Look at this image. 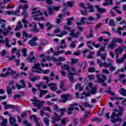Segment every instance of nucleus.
Here are the masks:
<instances>
[{
  "instance_id": "obj_1",
  "label": "nucleus",
  "mask_w": 126,
  "mask_h": 126,
  "mask_svg": "<svg viewBox=\"0 0 126 126\" xmlns=\"http://www.w3.org/2000/svg\"><path fill=\"white\" fill-rule=\"evenodd\" d=\"M119 110L117 109H114L111 113L110 122L112 124H116L118 122H122V118H119V117L123 116V114H124V107L119 106Z\"/></svg>"
},
{
  "instance_id": "obj_2",
  "label": "nucleus",
  "mask_w": 126,
  "mask_h": 126,
  "mask_svg": "<svg viewBox=\"0 0 126 126\" xmlns=\"http://www.w3.org/2000/svg\"><path fill=\"white\" fill-rule=\"evenodd\" d=\"M32 71L34 73H43L44 74H47L50 72V70L45 69L42 70L41 68V63H34L32 67Z\"/></svg>"
},
{
  "instance_id": "obj_3",
  "label": "nucleus",
  "mask_w": 126,
  "mask_h": 126,
  "mask_svg": "<svg viewBox=\"0 0 126 126\" xmlns=\"http://www.w3.org/2000/svg\"><path fill=\"white\" fill-rule=\"evenodd\" d=\"M37 10V8H34L32 9L33 11L32 13V14H35L33 15V19L34 20H35V21H45V18L42 17H37L38 16H40V15H43V13L41 12V11L38 10L37 11H36Z\"/></svg>"
},
{
  "instance_id": "obj_4",
  "label": "nucleus",
  "mask_w": 126,
  "mask_h": 126,
  "mask_svg": "<svg viewBox=\"0 0 126 126\" xmlns=\"http://www.w3.org/2000/svg\"><path fill=\"white\" fill-rule=\"evenodd\" d=\"M116 43H118L121 44L123 43V39L121 38H114L112 39L111 41L110 44L109 45L107 49H110V50H113L115 47H116Z\"/></svg>"
},
{
  "instance_id": "obj_5",
  "label": "nucleus",
  "mask_w": 126,
  "mask_h": 126,
  "mask_svg": "<svg viewBox=\"0 0 126 126\" xmlns=\"http://www.w3.org/2000/svg\"><path fill=\"white\" fill-rule=\"evenodd\" d=\"M29 27L31 28L30 31L31 32H34V33H37L40 32V29L37 27V24L36 23H32L29 24Z\"/></svg>"
},
{
  "instance_id": "obj_6",
  "label": "nucleus",
  "mask_w": 126,
  "mask_h": 126,
  "mask_svg": "<svg viewBox=\"0 0 126 126\" xmlns=\"http://www.w3.org/2000/svg\"><path fill=\"white\" fill-rule=\"evenodd\" d=\"M96 63L97 64H98L99 67H102V66H104L105 68H107V67H109L110 65H111L112 63H102L101 61V59H98L96 60Z\"/></svg>"
},
{
  "instance_id": "obj_7",
  "label": "nucleus",
  "mask_w": 126,
  "mask_h": 126,
  "mask_svg": "<svg viewBox=\"0 0 126 126\" xmlns=\"http://www.w3.org/2000/svg\"><path fill=\"white\" fill-rule=\"evenodd\" d=\"M61 98L63 99L59 100V102L61 103H66V101L71 98V95L69 94H62Z\"/></svg>"
},
{
  "instance_id": "obj_8",
  "label": "nucleus",
  "mask_w": 126,
  "mask_h": 126,
  "mask_svg": "<svg viewBox=\"0 0 126 126\" xmlns=\"http://www.w3.org/2000/svg\"><path fill=\"white\" fill-rule=\"evenodd\" d=\"M31 101L33 102V105L36 106L38 108V109H41L42 106H43V102L38 100L37 99H32Z\"/></svg>"
},
{
  "instance_id": "obj_9",
  "label": "nucleus",
  "mask_w": 126,
  "mask_h": 126,
  "mask_svg": "<svg viewBox=\"0 0 126 126\" xmlns=\"http://www.w3.org/2000/svg\"><path fill=\"white\" fill-rule=\"evenodd\" d=\"M77 105H78V103H74L70 105L68 108V115H71V114H72V111H74V107H75V106Z\"/></svg>"
},
{
  "instance_id": "obj_10",
  "label": "nucleus",
  "mask_w": 126,
  "mask_h": 126,
  "mask_svg": "<svg viewBox=\"0 0 126 126\" xmlns=\"http://www.w3.org/2000/svg\"><path fill=\"white\" fill-rule=\"evenodd\" d=\"M52 60H53V62H57V63H60L58 64H61L60 63H62V62H64L65 61V58L64 57H60L58 59H57L56 58L53 57Z\"/></svg>"
},
{
  "instance_id": "obj_11",
  "label": "nucleus",
  "mask_w": 126,
  "mask_h": 126,
  "mask_svg": "<svg viewBox=\"0 0 126 126\" xmlns=\"http://www.w3.org/2000/svg\"><path fill=\"white\" fill-rule=\"evenodd\" d=\"M45 26L46 27H47L46 29V31H51V29H53V28H54V27H55V25H53V24H51L50 23V22H47L45 25Z\"/></svg>"
},
{
  "instance_id": "obj_12",
  "label": "nucleus",
  "mask_w": 126,
  "mask_h": 126,
  "mask_svg": "<svg viewBox=\"0 0 126 126\" xmlns=\"http://www.w3.org/2000/svg\"><path fill=\"white\" fill-rule=\"evenodd\" d=\"M48 86H49V87H50V89L51 90H52V91H53V92H55V91H56V90H57V84H55V83H50V84H48Z\"/></svg>"
},
{
  "instance_id": "obj_13",
  "label": "nucleus",
  "mask_w": 126,
  "mask_h": 126,
  "mask_svg": "<svg viewBox=\"0 0 126 126\" xmlns=\"http://www.w3.org/2000/svg\"><path fill=\"white\" fill-rule=\"evenodd\" d=\"M126 46L122 45L116 49L115 52L116 53H118L119 54H121L122 53H123V51H124V50H126Z\"/></svg>"
},
{
  "instance_id": "obj_14",
  "label": "nucleus",
  "mask_w": 126,
  "mask_h": 126,
  "mask_svg": "<svg viewBox=\"0 0 126 126\" xmlns=\"http://www.w3.org/2000/svg\"><path fill=\"white\" fill-rule=\"evenodd\" d=\"M30 120H34V122H35L36 126H40V123H39V121H38V119L37 118V117L35 115H31L30 118Z\"/></svg>"
},
{
  "instance_id": "obj_15",
  "label": "nucleus",
  "mask_w": 126,
  "mask_h": 126,
  "mask_svg": "<svg viewBox=\"0 0 126 126\" xmlns=\"http://www.w3.org/2000/svg\"><path fill=\"white\" fill-rule=\"evenodd\" d=\"M68 79L70 83L74 82V81H75L74 77H73V73H72L70 71H69L68 73Z\"/></svg>"
},
{
  "instance_id": "obj_16",
  "label": "nucleus",
  "mask_w": 126,
  "mask_h": 126,
  "mask_svg": "<svg viewBox=\"0 0 126 126\" xmlns=\"http://www.w3.org/2000/svg\"><path fill=\"white\" fill-rule=\"evenodd\" d=\"M27 60L28 61L29 63H35L36 62H37V58L35 57V56H33L32 58L28 57Z\"/></svg>"
},
{
  "instance_id": "obj_17",
  "label": "nucleus",
  "mask_w": 126,
  "mask_h": 126,
  "mask_svg": "<svg viewBox=\"0 0 126 126\" xmlns=\"http://www.w3.org/2000/svg\"><path fill=\"white\" fill-rule=\"evenodd\" d=\"M9 124L11 125V126H18V125H17V124L15 123V119H14V118H13V117H10Z\"/></svg>"
},
{
  "instance_id": "obj_18",
  "label": "nucleus",
  "mask_w": 126,
  "mask_h": 126,
  "mask_svg": "<svg viewBox=\"0 0 126 126\" xmlns=\"http://www.w3.org/2000/svg\"><path fill=\"white\" fill-rule=\"evenodd\" d=\"M71 36H72L73 38H77L78 39V35H80V32H77L76 33L74 32V30H72L71 31Z\"/></svg>"
},
{
  "instance_id": "obj_19",
  "label": "nucleus",
  "mask_w": 126,
  "mask_h": 126,
  "mask_svg": "<svg viewBox=\"0 0 126 126\" xmlns=\"http://www.w3.org/2000/svg\"><path fill=\"white\" fill-rule=\"evenodd\" d=\"M105 2L102 4L104 6H106V5H113L114 4L113 3V0H105Z\"/></svg>"
},
{
  "instance_id": "obj_20",
  "label": "nucleus",
  "mask_w": 126,
  "mask_h": 126,
  "mask_svg": "<svg viewBox=\"0 0 126 126\" xmlns=\"http://www.w3.org/2000/svg\"><path fill=\"white\" fill-rule=\"evenodd\" d=\"M53 114L55 116V117L52 118L53 120L56 121V122H59V121H61V116H59V115L56 114V112H53Z\"/></svg>"
},
{
  "instance_id": "obj_21",
  "label": "nucleus",
  "mask_w": 126,
  "mask_h": 126,
  "mask_svg": "<svg viewBox=\"0 0 126 126\" xmlns=\"http://www.w3.org/2000/svg\"><path fill=\"white\" fill-rule=\"evenodd\" d=\"M2 105H4V106H5L4 109H5L6 110L9 108L13 109V108H14V106H13V105H11V104L6 105V102H3L2 103Z\"/></svg>"
},
{
  "instance_id": "obj_22",
  "label": "nucleus",
  "mask_w": 126,
  "mask_h": 126,
  "mask_svg": "<svg viewBox=\"0 0 126 126\" xmlns=\"http://www.w3.org/2000/svg\"><path fill=\"white\" fill-rule=\"evenodd\" d=\"M75 89L76 90H79V91H82L83 90V88L81 87V84L77 83L75 86Z\"/></svg>"
},
{
  "instance_id": "obj_23",
  "label": "nucleus",
  "mask_w": 126,
  "mask_h": 126,
  "mask_svg": "<svg viewBox=\"0 0 126 126\" xmlns=\"http://www.w3.org/2000/svg\"><path fill=\"white\" fill-rule=\"evenodd\" d=\"M74 19V18H73V17H71L70 18L66 19V25H68L69 26H71V25H72V22H71V21L73 20Z\"/></svg>"
},
{
  "instance_id": "obj_24",
  "label": "nucleus",
  "mask_w": 126,
  "mask_h": 126,
  "mask_svg": "<svg viewBox=\"0 0 126 126\" xmlns=\"http://www.w3.org/2000/svg\"><path fill=\"white\" fill-rule=\"evenodd\" d=\"M96 78H97V83H103L105 82V80H103L100 77V75L99 74H96Z\"/></svg>"
},
{
  "instance_id": "obj_25",
  "label": "nucleus",
  "mask_w": 126,
  "mask_h": 126,
  "mask_svg": "<svg viewBox=\"0 0 126 126\" xmlns=\"http://www.w3.org/2000/svg\"><path fill=\"white\" fill-rule=\"evenodd\" d=\"M97 88L96 87H94L92 88L91 90L89 92L90 94H93V95H95L96 93H97Z\"/></svg>"
},
{
  "instance_id": "obj_26",
  "label": "nucleus",
  "mask_w": 126,
  "mask_h": 126,
  "mask_svg": "<svg viewBox=\"0 0 126 126\" xmlns=\"http://www.w3.org/2000/svg\"><path fill=\"white\" fill-rule=\"evenodd\" d=\"M108 25H109V26H112L113 27L116 26V22H115V20L113 19H110L108 23Z\"/></svg>"
},
{
  "instance_id": "obj_27",
  "label": "nucleus",
  "mask_w": 126,
  "mask_h": 126,
  "mask_svg": "<svg viewBox=\"0 0 126 126\" xmlns=\"http://www.w3.org/2000/svg\"><path fill=\"white\" fill-rule=\"evenodd\" d=\"M0 22H3V23L2 24V25L0 26L1 28H2V29H4V30H5L6 29V28L5 27V22H6V21L4 20L0 19Z\"/></svg>"
},
{
  "instance_id": "obj_28",
  "label": "nucleus",
  "mask_w": 126,
  "mask_h": 126,
  "mask_svg": "<svg viewBox=\"0 0 126 126\" xmlns=\"http://www.w3.org/2000/svg\"><path fill=\"white\" fill-rule=\"evenodd\" d=\"M62 69H65V70H68L69 71V69H70V67L68 65V64H64L63 66H61Z\"/></svg>"
},
{
  "instance_id": "obj_29",
  "label": "nucleus",
  "mask_w": 126,
  "mask_h": 126,
  "mask_svg": "<svg viewBox=\"0 0 126 126\" xmlns=\"http://www.w3.org/2000/svg\"><path fill=\"white\" fill-rule=\"evenodd\" d=\"M47 93H48L47 90H45V91H43L42 90H40V93H39V97H40V98H43V95H45V94H47Z\"/></svg>"
},
{
  "instance_id": "obj_30",
  "label": "nucleus",
  "mask_w": 126,
  "mask_h": 126,
  "mask_svg": "<svg viewBox=\"0 0 126 126\" xmlns=\"http://www.w3.org/2000/svg\"><path fill=\"white\" fill-rule=\"evenodd\" d=\"M28 44L29 45H30L31 47H34V46H36L37 45V42L31 39V40L29 41Z\"/></svg>"
},
{
  "instance_id": "obj_31",
  "label": "nucleus",
  "mask_w": 126,
  "mask_h": 126,
  "mask_svg": "<svg viewBox=\"0 0 126 126\" xmlns=\"http://www.w3.org/2000/svg\"><path fill=\"white\" fill-rule=\"evenodd\" d=\"M94 35L93 34V30H90V34L87 35V38L90 39V38H92Z\"/></svg>"
},
{
  "instance_id": "obj_32",
  "label": "nucleus",
  "mask_w": 126,
  "mask_h": 126,
  "mask_svg": "<svg viewBox=\"0 0 126 126\" xmlns=\"http://www.w3.org/2000/svg\"><path fill=\"white\" fill-rule=\"evenodd\" d=\"M96 7H97V11L99 12V13H105V12H106V9L100 8L98 6H96Z\"/></svg>"
},
{
  "instance_id": "obj_33",
  "label": "nucleus",
  "mask_w": 126,
  "mask_h": 126,
  "mask_svg": "<svg viewBox=\"0 0 126 126\" xmlns=\"http://www.w3.org/2000/svg\"><path fill=\"white\" fill-rule=\"evenodd\" d=\"M79 59H75V58H71V64H74V63H77Z\"/></svg>"
},
{
  "instance_id": "obj_34",
  "label": "nucleus",
  "mask_w": 126,
  "mask_h": 126,
  "mask_svg": "<svg viewBox=\"0 0 126 126\" xmlns=\"http://www.w3.org/2000/svg\"><path fill=\"white\" fill-rule=\"evenodd\" d=\"M120 93L122 96H126V90L124 88L120 89Z\"/></svg>"
},
{
  "instance_id": "obj_35",
  "label": "nucleus",
  "mask_w": 126,
  "mask_h": 126,
  "mask_svg": "<svg viewBox=\"0 0 126 126\" xmlns=\"http://www.w3.org/2000/svg\"><path fill=\"white\" fill-rule=\"evenodd\" d=\"M67 34V32L65 31H63L61 33V34H57L56 36L57 37H60V38H62V37H63V36L64 35H66Z\"/></svg>"
},
{
  "instance_id": "obj_36",
  "label": "nucleus",
  "mask_w": 126,
  "mask_h": 126,
  "mask_svg": "<svg viewBox=\"0 0 126 126\" xmlns=\"http://www.w3.org/2000/svg\"><path fill=\"white\" fill-rule=\"evenodd\" d=\"M48 9L49 15H52V14H53V13H54V9L53 8V7H48Z\"/></svg>"
},
{
  "instance_id": "obj_37",
  "label": "nucleus",
  "mask_w": 126,
  "mask_h": 126,
  "mask_svg": "<svg viewBox=\"0 0 126 126\" xmlns=\"http://www.w3.org/2000/svg\"><path fill=\"white\" fill-rule=\"evenodd\" d=\"M42 0V1H43V0ZM45 2L46 4H48V5H52L53 3H54V1L53 0H46Z\"/></svg>"
},
{
  "instance_id": "obj_38",
  "label": "nucleus",
  "mask_w": 126,
  "mask_h": 126,
  "mask_svg": "<svg viewBox=\"0 0 126 126\" xmlns=\"http://www.w3.org/2000/svg\"><path fill=\"white\" fill-rule=\"evenodd\" d=\"M44 123L45 124L46 126H50V120L47 118H45L43 120Z\"/></svg>"
},
{
  "instance_id": "obj_39",
  "label": "nucleus",
  "mask_w": 126,
  "mask_h": 126,
  "mask_svg": "<svg viewBox=\"0 0 126 126\" xmlns=\"http://www.w3.org/2000/svg\"><path fill=\"white\" fill-rule=\"evenodd\" d=\"M66 122H67V119L66 117L63 118L61 121V125L62 126H65L66 125Z\"/></svg>"
},
{
  "instance_id": "obj_40",
  "label": "nucleus",
  "mask_w": 126,
  "mask_h": 126,
  "mask_svg": "<svg viewBox=\"0 0 126 126\" xmlns=\"http://www.w3.org/2000/svg\"><path fill=\"white\" fill-rule=\"evenodd\" d=\"M7 120L5 119L2 120V122L0 124L1 126H7Z\"/></svg>"
},
{
  "instance_id": "obj_41",
  "label": "nucleus",
  "mask_w": 126,
  "mask_h": 126,
  "mask_svg": "<svg viewBox=\"0 0 126 126\" xmlns=\"http://www.w3.org/2000/svg\"><path fill=\"white\" fill-rule=\"evenodd\" d=\"M22 53L23 54V57H27V54H26L27 53V49L26 48H23L22 50Z\"/></svg>"
},
{
  "instance_id": "obj_42",
  "label": "nucleus",
  "mask_w": 126,
  "mask_h": 126,
  "mask_svg": "<svg viewBox=\"0 0 126 126\" xmlns=\"http://www.w3.org/2000/svg\"><path fill=\"white\" fill-rule=\"evenodd\" d=\"M59 111L61 112L60 117H63V116L64 115V112H65V108L60 109H59Z\"/></svg>"
},
{
  "instance_id": "obj_43",
  "label": "nucleus",
  "mask_w": 126,
  "mask_h": 126,
  "mask_svg": "<svg viewBox=\"0 0 126 126\" xmlns=\"http://www.w3.org/2000/svg\"><path fill=\"white\" fill-rule=\"evenodd\" d=\"M6 91L8 95H10L12 93V89L9 87H7Z\"/></svg>"
},
{
  "instance_id": "obj_44",
  "label": "nucleus",
  "mask_w": 126,
  "mask_h": 126,
  "mask_svg": "<svg viewBox=\"0 0 126 126\" xmlns=\"http://www.w3.org/2000/svg\"><path fill=\"white\" fill-rule=\"evenodd\" d=\"M88 70L91 73H92L93 72H95V71H96V70L95 69V68H94V67H89L88 69Z\"/></svg>"
},
{
  "instance_id": "obj_45",
  "label": "nucleus",
  "mask_w": 126,
  "mask_h": 126,
  "mask_svg": "<svg viewBox=\"0 0 126 126\" xmlns=\"http://www.w3.org/2000/svg\"><path fill=\"white\" fill-rule=\"evenodd\" d=\"M73 2H74L73 1H67V4L68 7H72L73 6Z\"/></svg>"
},
{
  "instance_id": "obj_46",
  "label": "nucleus",
  "mask_w": 126,
  "mask_h": 126,
  "mask_svg": "<svg viewBox=\"0 0 126 126\" xmlns=\"http://www.w3.org/2000/svg\"><path fill=\"white\" fill-rule=\"evenodd\" d=\"M9 75V72H7L5 73H1L0 74V77H5V76H8Z\"/></svg>"
},
{
  "instance_id": "obj_47",
  "label": "nucleus",
  "mask_w": 126,
  "mask_h": 126,
  "mask_svg": "<svg viewBox=\"0 0 126 126\" xmlns=\"http://www.w3.org/2000/svg\"><path fill=\"white\" fill-rule=\"evenodd\" d=\"M96 18L94 19L95 21H98L99 19H100V18H102V16L99 13H96Z\"/></svg>"
},
{
  "instance_id": "obj_48",
  "label": "nucleus",
  "mask_w": 126,
  "mask_h": 126,
  "mask_svg": "<svg viewBox=\"0 0 126 126\" xmlns=\"http://www.w3.org/2000/svg\"><path fill=\"white\" fill-rule=\"evenodd\" d=\"M65 83L64 81H61L60 82V86L59 87L60 89H63V88L64 87Z\"/></svg>"
},
{
  "instance_id": "obj_49",
  "label": "nucleus",
  "mask_w": 126,
  "mask_h": 126,
  "mask_svg": "<svg viewBox=\"0 0 126 126\" xmlns=\"http://www.w3.org/2000/svg\"><path fill=\"white\" fill-rule=\"evenodd\" d=\"M75 41H72V43H71L69 45V48H71L72 49H74L76 47V44H75Z\"/></svg>"
},
{
  "instance_id": "obj_50",
  "label": "nucleus",
  "mask_w": 126,
  "mask_h": 126,
  "mask_svg": "<svg viewBox=\"0 0 126 126\" xmlns=\"http://www.w3.org/2000/svg\"><path fill=\"white\" fill-rule=\"evenodd\" d=\"M81 67L83 69H84L86 67V62L84 61L82 63V64L81 65Z\"/></svg>"
},
{
  "instance_id": "obj_51",
  "label": "nucleus",
  "mask_w": 126,
  "mask_h": 126,
  "mask_svg": "<svg viewBox=\"0 0 126 126\" xmlns=\"http://www.w3.org/2000/svg\"><path fill=\"white\" fill-rule=\"evenodd\" d=\"M22 22L24 24V26L25 27V28H27V23H28V22L27 21V20H26V19H23L22 20Z\"/></svg>"
},
{
  "instance_id": "obj_52",
  "label": "nucleus",
  "mask_w": 126,
  "mask_h": 126,
  "mask_svg": "<svg viewBox=\"0 0 126 126\" xmlns=\"http://www.w3.org/2000/svg\"><path fill=\"white\" fill-rule=\"evenodd\" d=\"M83 105L84 107H89V108H92V105L88 103V102H84L83 103Z\"/></svg>"
},
{
  "instance_id": "obj_53",
  "label": "nucleus",
  "mask_w": 126,
  "mask_h": 126,
  "mask_svg": "<svg viewBox=\"0 0 126 126\" xmlns=\"http://www.w3.org/2000/svg\"><path fill=\"white\" fill-rule=\"evenodd\" d=\"M47 43H48V41L45 39H43L41 42V45L42 46H46Z\"/></svg>"
},
{
  "instance_id": "obj_54",
  "label": "nucleus",
  "mask_w": 126,
  "mask_h": 126,
  "mask_svg": "<svg viewBox=\"0 0 126 126\" xmlns=\"http://www.w3.org/2000/svg\"><path fill=\"white\" fill-rule=\"evenodd\" d=\"M100 58L102 60V61H105L106 60V57H107V54L104 53L103 54H102L100 55Z\"/></svg>"
},
{
  "instance_id": "obj_55",
  "label": "nucleus",
  "mask_w": 126,
  "mask_h": 126,
  "mask_svg": "<svg viewBox=\"0 0 126 126\" xmlns=\"http://www.w3.org/2000/svg\"><path fill=\"white\" fill-rule=\"evenodd\" d=\"M81 95H85V97H90V94L87 93L85 91L83 92Z\"/></svg>"
},
{
  "instance_id": "obj_56",
  "label": "nucleus",
  "mask_w": 126,
  "mask_h": 126,
  "mask_svg": "<svg viewBox=\"0 0 126 126\" xmlns=\"http://www.w3.org/2000/svg\"><path fill=\"white\" fill-rule=\"evenodd\" d=\"M53 8V10H55V11H59L60 10V8H61V6H52Z\"/></svg>"
},
{
  "instance_id": "obj_57",
  "label": "nucleus",
  "mask_w": 126,
  "mask_h": 126,
  "mask_svg": "<svg viewBox=\"0 0 126 126\" xmlns=\"http://www.w3.org/2000/svg\"><path fill=\"white\" fill-rule=\"evenodd\" d=\"M101 25H102V23H99L96 24L94 28L95 30H98V29L100 28V26H101Z\"/></svg>"
},
{
  "instance_id": "obj_58",
  "label": "nucleus",
  "mask_w": 126,
  "mask_h": 126,
  "mask_svg": "<svg viewBox=\"0 0 126 126\" xmlns=\"http://www.w3.org/2000/svg\"><path fill=\"white\" fill-rule=\"evenodd\" d=\"M22 15H23L24 17V19H26V17L29 15V13H28L27 12H22Z\"/></svg>"
},
{
  "instance_id": "obj_59",
  "label": "nucleus",
  "mask_w": 126,
  "mask_h": 126,
  "mask_svg": "<svg viewBox=\"0 0 126 126\" xmlns=\"http://www.w3.org/2000/svg\"><path fill=\"white\" fill-rule=\"evenodd\" d=\"M109 69L111 71H114L116 70V67L112 65V63H111V65L109 66Z\"/></svg>"
},
{
  "instance_id": "obj_60",
  "label": "nucleus",
  "mask_w": 126,
  "mask_h": 126,
  "mask_svg": "<svg viewBox=\"0 0 126 126\" xmlns=\"http://www.w3.org/2000/svg\"><path fill=\"white\" fill-rule=\"evenodd\" d=\"M61 32V29L60 28H58L56 30L54 31V34H58V33H60Z\"/></svg>"
},
{
  "instance_id": "obj_61",
  "label": "nucleus",
  "mask_w": 126,
  "mask_h": 126,
  "mask_svg": "<svg viewBox=\"0 0 126 126\" xmlns=\"http://www.w3.org/2000/svg\"><path fill=\"white\" fill-rule=\"evenodd\" d=\"M84 20H87V18L83 17L81 18V22L82 24H85V21Z\"/></svg>"
},
{
  "instance_id": "obj_62",
  "label": "nucleus",
  "mask_w": 126,
  "mask_h": 126,
  "mask_svg": "<svg viewBox=\"0 0 126 126\" xmlns=\"http://www.w3.org/2000/svg\"><path fill=\"white\" fill-rule=\"evenodd\" d=\"M53 58H55V57H50V56H46L45 57V58L47 60V61H54V60H52Z\"/></svg>"
},
{
  "instance_id": "obj_63",
  "label": "nucleus",
  "mask_w": 126,
  "mask_h": 126,
  "mask_svg": "<svg viewBox=\"0 0 126 126\" xmlns=\"http://www.w3.org/2000/svg\"><path fill=\"white\" fill-rule=\"evenodd\" d=\"M90 12H94V6L93 5H90Z\"/></svg>"
},
{
  "instance_id": "obj_64",
  "label": "nucleus",
  "mask_w": 126,
  "mask_h": 126,
  "mask_svg": "<svg viewBox=\"0 0 126 126\" xmlns=\"http://www.w3.org/2000/svg\"><path fill=\"white\" fill-rule=\"evenodd\" d=\"M1 57H4L5 55L6 54V51L5 50H3L0 52Z\"/></svg>"
}]
</instances>
